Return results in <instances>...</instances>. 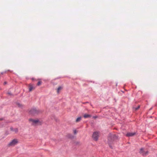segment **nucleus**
Returning <instances> with one entry per match:
<instances>
[{
  "label": "nucleus",
  "mask_w": 157,
  "mask_h": 157,
  "mask_svg": "<svg viewBox=\"0 0 157 157\" xmlns=\"http://www.w3.org/2000/svg\"><path fill=\"white\" fill-rule=\"evenodd\" d=\"M29 122L33 125H41L43 124V121L38 119L30 118L29 119Z\"/></svg>",
  "instance_id": "obj_1"
},
{
  "label": "nucleus",
  "mask_w": 157,
  "mask_h": 157,
  "mask_svg": "<svg viewBox=\"0 0 157 157\" xmlns=\"http://www.w3.org/2000/svg\"><path fill=\"white\" fill-rule=\"evenodd\" d=\"M117 138V136L115 134H111L108 137V142L109 146L112 148V147L110 145L113 141Z\"/></svg>",
  "instance_id": "obj_2"
},
{
  "label": "nucleus",
  "mask_w": 157,
  "mask_h": 157,
  "mask_svg": "<svg viewBox=\"0 0 157 157\" xmlns=\"http://www.w3.org/2000/svg\"><path fill=\"white\" fill-rule=\"evenodd\" d=\"M18 142V140L17 139H14L8 144L9 147H13L16 145Z\"/></svg>",
  "instance_id": "obj_3"
},
{
  "label": "nucleus",
  "mask_w": 157,
  "mask_h": 157,
  "mask_svg": "<svg viewBox=\"0 0 157 157\" xmlns=\"http://www.w3.org/2000/svg\"><path fill=\"white\" fill-rule=\"evenodd\" d=\"M99 136V132H94L93 134L92 137L94 140L97 141Z\"/></svg>",
  "instance_id": "obj_4"
},
{
  "label": "nucleus",
  "mask_w": 157,
  "mask_h": 157,
  "mask_svg": "<svg viewBox=\"0 0 157 157\" xmlns=\"http://www.w3.org/2000/svg\"><path fill=\"white\" fill-rule=\"evenodd\" d=\"M140 152L144 155H146L148 154V152L144 150L143 148H142L140 149Z\"/></svg>",
  "instance_id": "obj_5"
},
{
  "label": "nucleus",
  "mask_w": 157,
  "mask_h": 157,
  "mask_svg": "<svg viewBox=\"0 0 157 157\" xmlns=\"http://www.w3.org/2000/svg\"><path fill=\"white\" fill-rule=\"evenodd\" d=\"M136 133L135 132H128L126 135V136L128 137L132 136H134Z\"/></svg>",
  "instance_id": "obj_6"
},
{
  "label": "nucleus",
  "mask_w": 157,
  "mask_h": 157,
  "mask_svg": "<svg viewBox=\"0 0 157 157\" xmlns=\"http://www.w3.org/2000/svg\"><path fill=\"white\" fill-rule=\"evenodd\" d=\"M35 89V87L33 86L32 84H30L29 85V91H32L33 90Z\"/></svg>",
  "instance_id": "obj_7"
},
{
  "label": "nucleus",
  "mask_w": 157,
  "mask_h": 157,
  "mask_svg": "<svg viewBox=\"0 0 157 157\" xmlns=\"http://www.w3.org/2000/svg\"><path fill=\"white\" fill-rule=\"evenodd\" d=\"M10 130L11 131H12L13 132H17L18 131V130L17 128H13L12 127H11L10 128Z\"/></svg>",
  "instance_id": "obj_8"
},
{
  "label": "nucleus",
  "mask_w": 157,
  "mask_h": 157,
  "mask_svg": "<svg viewBox=\"0 0 157 157\" xmlns=\"http://www.w3.org/2000/svg\"><path fill=\"white\" fill-rule=\"evenodd\" d=\"M83 117L85 118H88L91 117V115L89 114H85L84 115Z\"/></svg>",
  "instance_id": "obj_9"
},
{
  "label": "nucleus",
  "mask_w": 157,
  "mask_h": 157,
  "mask_svg": "<svg viewBox=\"0 0 157 157\" xmlns=\"http://www.w3.org/2000/svg\"><path fill=\"white\" fill-rule=\"evenodd\" d=\"M62 89V87L61 86L59 87L58 89L57 90V92L58 93H59L60 91Z\"/></svg>",
  "instance_id": "obj_10"
},
{
  "label": "nucleus",
  "mask_w": 157,
  "mask_h": 157,
  "mask_svg": "<svg viewBox=\"0 0 157 157\" xmlns=\"http://www.w3.org/2000/svg\"><path fill=\"white\" fill-rule=\"evenodd\" d=\"M81 120V117H78L76 119V122H78L79 121H80Z\"/></svg>",
  "instance_id": "obj_11"
},
{
  "label": "nucleus",
  "mask_w": 157,
  "mask_h": 157,
  "mask_svg": "<svg viewBox=\"0 0 157 157\" xmlns=\"http://www.w3.org/2000/svg\"><path fill=\"white\" fill-rule=\"evenodd\" d=\"M17 105L18 106L20 107H21L22 106V104H20V103H17Z\"/></svg>",
  "instance_id": "obj_12"
},
{
  "label": "nucleus",
  "mask_w": 157,
  "mask_h": 157,
  "mask_svg": "<svg viewBox=\"0 0 157 157\" xmlns=\"http://www.w3.org/2000/svg\"><path fill=\"white\" fill-rule=\"evenodd\" d=\"M73 133L75 134H76L77 133L78 131L75 129L73 130Z\"/></svg>",
  "instance_id": "obj_13"
},
{
  "label": "nucleus",
  "mask_w": 157,
  "mask_h": 157,
  "mask_svg": "<svg viewBox=\"0 0 157 157\" xmlns=\"http://www.w3.org/2000/svg\"><path fill=\"white\" fill-rule=\"evenodd\" d=\"M7 94H8L9 95H12V94L11 93V92H8L7 93Z\"/></svg>",
  "instance_id": "obj_14"
},
{
  "label": "nucleus",
  "mask_w": 157,
  "mask_h": 157,
  "mask_svg": "<svg viewBox=\"0 0 157 157\" xmlns=\"http://www.w3.org/2000/svg\"><path fill=\"white\" fill-rule=\"evenodd\" d=\"M140 105H139L137 107L135 108V110H137L139 109V108H140Z\"/></svg>",
  "instance_id": "obj_15"
},
{
  "label": "nucleus",
  "mask_w": 157,
  "mask_h": 157,
  "mask_svg": "<svg viewBox=\"0 0 157 157\" xmlns=\"http://www.w3.org/2000/svg\"><path fill=\"white\" fill-rule=\"evenodd\" d=\"M41 84V82H38V83H37V85L38 86H39Z\"/></svg>",
  "instance_id": "obj_16"
},
{
  "label": "nucleus",
  "mask_w": 157,
  "mask_h": 157,
  "mask_svg": "<svg viewBox=\"0 0 157 157\" xmlns=\"http://www.w3.org/2000/svg\"><path fill=\"white\" fill-rule=\"evenodd\" d=\"M6 84V82H4V84Z\"/></svg>",
  "instance_id": "obj_17"
},
{
  "label": "nucleus",
  "mask_w": 157,
  "mask_h": 157,
  "mask_svg": "<svg viewBox=\"0 0 157 157\" xmlns=\"http://www.w3.org/2000/svg\"><path fill=\"white\" fill-rule=\"evenodd\" d=\"M33 110H31L30 112H31V113H32V111H33Z\"/></svg>",
  "instance_id": "obj_18"
},
{
  "label": "nucleus",
  "mask_w": 157,
  "mask_h": 157,
  "mask_svg": "<svg viewBox=\"0 0 157 157\" xmlns=\"http://www.w3.org/2000/svg\"><path fill=\"white\" fill-rule=\"evenodd\" d=\"M94 117L95 118H96V117Z\"/></svg>",
  "instance_id": "obj_19"
}]
</instances>
